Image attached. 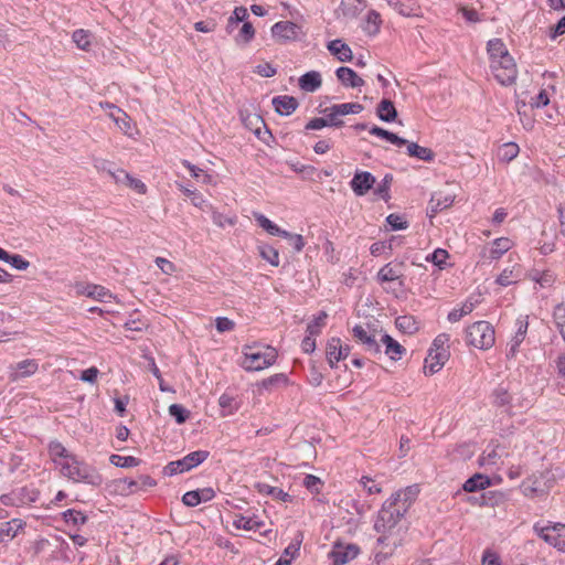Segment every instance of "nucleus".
<instances>
[{"label": "nucleus", "instance_id": "423d86ee", "mask_svg": "<svg viewBox=\"0 0 565 565\" xmlns=\"http://www.w3.org/2000/svg\"><path fill=\"white\" fill-rule=\"evenodd\" d=\"M210 452L206 450H196L188 454L182 459L171 461L163 468V473L166 476H174L177 473H182L189 471L203 461H205L209 457Z\"/></svg>", "mask_w": 565, "mask_h": 565}, {"label": "nucleus", "instance_id": "f704fd0d", "mask_svg": "<svg viewBox=\"0 0 565 565\" xmlns=\"http://www.w3.org/2000/svg\"><path fill=\"white\" fill-rule=\"evenodd\" d=\"M417 493L418 490L415 487H407L406 489L397 491L394 494H392L391 499L398 504L405 503L408 510L412 503L415 501Z\"/></svg>", "mask_w": 565, "mask_h": 565}, {"label": "nucleus", "instance_id": "4d7b16f0", "mask_svg": "<svg viewBox=\"0 0 565 565\" xmlns=\"http://www.w3.org/2000/svg\"><path fill=\"white\" fill-rule=\"evenodd\" d=\"M169 414L174 417L178 424H183L190 416V412L180 404H172L169 406Z\"/></svg>", "mask_w": 565, "mask_h": 565}, {"label": "nucleus", "instance_id": "20e7f679", "mask_svg": "<svg viewBox=\"0 0 565 565\" xmlns=\"http://www.w3.org/2000/svg\"><path fill=\"white\" fill-rule=\"evenodd\" d=\"M534 533L545 543L561 553H565V523L547 521L536 522L533 525Z\"/></svg>", "mask_w": 565, "mask_h": 565}, {"label": "nucleus", "instance_id": "bb28decb", "mask_svg": "<svg viewBox=\"0 0 565 565\" xmlns=\"http://www.w3.org/2000/svg\"><path fill=\"white\" fill-rule=\"evenodd\" d=\"M377 117L385 122H393L397 118V110L390 99H382L376 107Z\"/></svg>", "mask_w": 565, "mask_h": 565}, {"label": "nucleus", "instance_id": "49530a36", "mask_svg": "<svg viewBox=\"0 0 565 565\" xmlns=\"http://www.w3.org/2000/svg\"><path fill=\"white\" fill-rule=\"evenodd\" d=\"M248 18V12L245 7H236L232 13V15L228 18L226 31L231 33L233 31V28L238 22H246L245 20Z\"/></svg>", "mask_w": 565, "mask_h": 565}, {"label": "nucleus", "instance_id": "a211bd4d", "mask_svg": "<svg viewBox=\"0 0 565 565\" xmlns=\"http://www.w3.org/2000/svg\"><path fill=\"white\" fill-rule=\"evenodd\" d=\"M449 358V351H434L429 349L428 356L425 359V371L428 370L429 374H435L441 370Z\"/></svg>", "mask_w": 565, "mask_h": 565}, {"label": "nucleus", "instance_id": "7ed1b4c3", "mask_svg": "<svg viewBox=\"0 0 565 565\" xmlns=\"http://www.w3.org/2000/svg\"><path fill=\"white\" fill-rule=\"evenodd\" d=\"M61 473L74 482H83L95 487L103 483V478L98 471L94 467L77 460L75 456L68 461L61 462Z\"/></svg>", "mask_w": 565, "mask_h": 565}, {"label": "nucleus", "instance_id": "f8f14e48", "mask_svg": "<svg viewBox=\"0 0 565 565\" xmlns=\"http://www.w3.org/2000/svg\"><path fill=\"white\" fill-rule=\"evenodd\" d=\"M77 295L86 296L96 301H107L108 299L115 298L113 292L100 285L95 284H76L75 286Z\"/></svg>", "mask_w": 565, "mask_h": 565}, {"label": "nucleus", "instance_id": "f03ea898", "mask_svg": "<svg viewBox=\"0 0 565 565\" xmlns=\"http://www.w3.org/2000/svg\"><path fill=\"white\" fill-rule=\"evenodd\" d=\"M242 366L246 371H260L273 365L277 360V351L270 345L253 344L243 349Z\"/></svg>", "mask_w": 565, "mask_h": 565}, {"label": "nucleus", "instance_id": "f3484780", "mask_svg": "<svg viewBox=\"0 0 565 565\" xmlns=\"http://www.w3.org/2000/svg\"><path fill=\"white\" fill-rule=\"evenodd\" d=\"M39 370V363L34 359H26L17 363L14 372L10 373L9 379L15 382L22 377H28L35 374Z\"/></svg>", "mask_w": 565, "mask_h": 565}, {"label": "nucleus", "instance_id": "79ce46f5", "mask_svg": "<svg viewBox=\"0 0 565 565\" xmlns=\"http://www.w3.org/2000/svg\"><path fill=\"white\" fill-rule=\"evenodd\" d=\"M109 461L111 465L119 468L137 467L141 462L139 458L134 456H120L115 454L109 457Z\"/></svg>", "mask_w": 565, "mask_h": 565}, {"label": "nucleus", "instance_id": "c85d7f7f", "mask_svg": "<svg viewBox=\"0 0 565 565\" xmlns=\"http://www.w3.org/2000/svg\"><path fill=\"white\" fill-rule=\"evenodd\" d=\"M405 146H407V154L409 157L417 158L425 162H431L435 159V152L430 148L422 147L416 142H409L408 140Z\"/></svg>", "mask_w": 565, "mask_h": 565}, {"label": "nucleus", "instance_id": "de8ad7c7", "mask_svg": "<svg viewBox=\"0 0 565 565\" xmlns=\"http://www.w3.org/2000/svg\"><path fill=\"white\" fill-rule=\"evenodd\" d=\"M259 255L271 266H279V253L275 247L270 245H262L259 246Z\"/></svg>", "mask_w": 565, "mask_h": 565}, {"label": "nucleus", "instance_id": "6e6d98bb", "mask_svg": "<svg viewBox=\"0 0 565 565\" xmlns=\"http://www.w3.org/2000/svg\"><path fill=\"white\" fill-rule=\"evenodd\" d=\"M291 170L296 173L302 174L303 179H313L317 169L313 166L301 164L299 162H288Z\"/></svg>", "mask_w": 565, "mask_h": 565}, {"label": "nucleus", "instance_id": "09e8293b", "mask_svg": "<svg viewBox=\"0 0 565 565\" xmlns=\"http://www.w3.org/2000/svg\"><path fill=\"white\" fill-rule=\"evenodd\" d=\"M328 315L326 311H320L319 315L308 323L306 332L310 335H319L321 333L322 328L326 324V319Z\"/></svg>", "mask_w": 565, "mask_h": 565}, {"label": "nucleus", "instance_id": "e433bc0d", "mask_svg": "<svg viewBox=\"0 0 565 565\" xmlns=\"http://www.w3.org/2000/svg\"><path fill=\"white\" fill-rule=\"evenodd\" d=\"M396 328L407 334H413L418 330L417 321L413 316L404 315L395 319Z\"/></svg>", "mask_w": 565, "mask_h": 565}, {"label": "nucleus", "instance_id": "c9c22d12", "mask_svg": "<svg viewBox=\"0 0 565 565\" xmlns=\"http://www.w3.org/2000/svg\"><path fill=\"white\" fill-rule=\"evenodd\" d=\"M370 134L371 135H374V136H377L380 138H383L387 141H390L391 143L393 145H396L398 147L401 146H404L407 143V140L397 136L396 134L394 132H391L382 127H379V126H373L371 129H370Z\"/></svg>", "mask_w": 565, "mask_h": 565}, {"label": "nucleus", "instance_id": "4be33fe9", "mask_svg": "<svg viewBox=\"0 0 565 565\" xmlns=\"http://www.w3.org/2000/svg\"><path fill=\"white\" fill-rule=\"evenodd\" d=\"M492 404L497 407L504 408L510 413L512 406V395L503 385H498L491 393Z\"/></svg>", "mask_w": 565, "mask_h": 565}, {"label": "nucleus", "instance_id": "13d9d810", "mask_svg": "<svg viewBox=\"0 0 565 565\" xmlns=\"http://www.w3.org/2000/svg\"><path fill=\"white\" fill-rule=\"evenodd\" d=\"M430 203H431V212L437 213L439 211H443V210L451 206L454 203V198L450 195H446L443 199H440V198H437L436 195H433Z\"/></svg>", "mask_w": 565, "mask_h": 565}, {"label": "nucleus", "instance_id": "393cba45", "mask_svg": "<svg viewBox=\"0 0 565 565\" xmlns=\"http://www.w3.org/2000/svg\"><path fill=\"white\" fill-rule=\"evenodd\" d=\"M322 84L321 75L317 71L305 73L299 78V87L309 93L316 92Z\"/></svg>", "mask_w": 565, "mask_h": 565}, {"label": "nucleus", "instance_id": "052dcab7", "mask_svg": "<svg viewBox=\"0 0 565 565\" xmlns=\"http://www.w3.org/2000/svg\"><path fill=\"white\" fill-rule=\"evenodd\" d=\"M179 189L182 191V193L186 196H189L192 201V204L194 206H198L200 209H204V206L206 205L205 203V200L203 199V196L196 192L195 190H190L189 188H185L183 186L182 184H179Z\"/></svg>", "mask_w": 565, "mask_h": 565}, {"label": "nucleus", "instance_id": "b1692460", "mask_svg": "<svg viewBox=\"0 0 565 565\" xmlns=\"http://www.w3.org/2000/svg\"><path fill=\"white\" fill-rule=\"evenodd\" d=\"M254 488L257 490L258 493L270 495L271 498L280 500L282 502L292 501V497L280 488L273 487L264 482H256L254 484Z\"/></svg>", "mask_w": 565, "mask_h": 565}, {"label": "nucleus", "instance_id": "9d476101", "mask_svg": "<svg viewBox=\"0 0 565 565\" xmlns=\"http://www.w3.org/2000/svg\"><path fill=\"white\" fill-rule=\"evenodd\" d=\"M360 553V547L355 544L335 543L329 553L332 565H344L354 559Z\"/></svg>", "mask_w": 565, "mask_h": 565}, {"label": "nucleus", "instance_id": "f257e3e1", "mask_svg": "<svg viewBox=\"0 0 565 565\" xmlns=\"http://www.w3.org/2000/svg\"><path fill=\"white\" fill-rule=\"evenodd\" d=\"M406 512L407 505L405 503L398 504L391 498L383 503L374 522V530L377 533H381V536L377 539L379 545L386 544L390 535L393 534L394 529L404 518Z\"/></svg>", "mask_w": 565, "mask_h": 565}, {"label": "nucleus", "instance_id": "39448f33", "mask_svg": "<svg viewBox=\"0 0 565 565\" xmlns=\"http://www.w3.org/2000/svg\"><path fill=\"white\" fill-rule=\"evenodd\" d=\"M467 344L480 350L492 348L495 342L493 327L488 321H477L466 329Z\"/></svg>", "mask_w": 565, "mask_h": 565}, {"label": "nucleus", "instance_id": "774afa93", "mask_svg": "<svg viewBox=\"0 0 565 565\" xmlns=\"http://www.w3.org/2000/svg\"><path fill=\"white\" fill-rule=\"evenodd\" d=\"M19 494L21 495L20 501L22 503H30L35 502L40 493L36 489L23 487L19 490Z\"/></svg>", "mask_w": 565, "mask_h": 565}, {"label": "nucleus", "instance_id": "aec40b11", "mask_svg": "<svg viewBox=\"0 0 565 565\" xmlns=\"http://www.w3.org/2000/svg\"><path fill=\"white\" fill-rule=\"evenodd\" d=\"M516 326H518V330L510 342V350L508 353V356H511V358H513L516 354L519 347L525 339L527 328H529L527 317H520L516 320Z\"/></svg>", "mask_w": 565, "mask_h": 565}, {"label": "nucleus", "instance_id": "1a4fd4ad", "mask_svg": "<svg viewBox=\"0 0 565 565\" xmlns=\"http://www.w3.org/2000/svg\"><path fill=\"white\" fill-rule=\"evenodd\" d=\"M353 338L363 345L364 350L373 355L381 353V345L376 340V330L369 326L356 324L352 329Z\"/></svg>", "mask_w": 565, "mask_h": 565}, {"label": "nucleus", "instance_id": "bf43d9fd", "mask_svg": "<svg viewBox=\"0 0 565 565\" xmlns=\"http://www.w3.org/2000/svg\"><path fill=\"white\" fill-rule=\"evenodd\" d=\"M324 114V119L327 121L328 127H342L344 125V121L340 119V115L335 114V110L332 109V106L327 107L322 110Z\"/></svg>", "mask_w": 565, "mask_h": 565}, {"label": "nucleus", "instance_id": "4c0bfd02", "mask_svg": "<svg viewBox=\"0 0 565 565\" xmlns=\"http://www.w3.org/2000/svg\"><path fill=\"white\" fill-rule=\"evenodd\" d=\"M381 24L382 19L380 13L375 10H370L365 18L364 31L370 35H374L379 33Z\"/></svg>", "mask_w": 565, "mask_h": 565}, {"label": "nucleus", "instance_id": "3c124183", "mask_svg": "<svg viewBox=\"0 0 565 565\" xmlns=\"http://www.w3.org/2000/svg\"><path fill=\"white\" fill-rule=\"evenodd\" d=\"M280 237L287 239L289 244L292 246L295 252L299 253L303 249L306 242L302 235L300 234H294L286 230H282Z\"/></svg>", "mask_w": 565, "mask_h": 565}, {"label": "nucleus", "instance_id": "cd10ccee", "mask_svg": "<svg viewBox=\"0 0 565 565\" xmlns=\"http://www.w3.org/2000/svg\"><path fill=\"white\" fill-rule=\"evenodd\" d=\"M49 454L57 466L61 467V462L68 461L74 457L60 441L54 440L49 445Z\"/></svg>", "mask_w": 565, "mask_h": 565}, {"label": "nucleus", "instance_id": "0e129e2a", "mask_svg": "<svg viewBox=\"0 0 565 565\" xmlns=\"http://www.w3.org/2000/svg\"><path fill=\"white\" fill-rule=\"evenodd\" d=\"M553 321L558 329L565 327V303H558L553 309Z\"/></svg>", "mask_w": 565, "mask_h": 565}, {"label": "nucleus", "instance_id": "2eb2a0df", "mask_svg": "<svg viewBox=\"0 0 565 565\" xmlns=\"http://www.w3.org/2000/svg\"><path fill=\"white\" fill-rule=\"evenodd\" d=\"M523 268L520 264L504 268L497 277L495 282L501 287H509L522 280Z\"/></svg>", "mask_w": 565, "mask_h": 565}, {"label": "nucleus", "instance_id": "5fc2aeb1", "mask_svg": "<svg viewBox=\"0 0 565 565\" xmlns=\"http://www.w3.org/2000/svg\"><path fill=\"white\" fill-rule=\"evenodd\" d=\"M72 39L81 50L86 51L90 46L89 33L83 29L75 30Z\"/></svg>", "mask_w": 565, "mask_h": 565}, {"label": "nucleus", "instance_id": "72a5a7b5", "mask_svg": "<svg viewBox=\"0 0 565 565\" xmlns=\"http://www.w3.org/2000/svg\"><path fill=\"white\" fill-rule=\"evenodd\" d=\"M487 51L490 56L491 63L493 60L502 58L508 55V49L501 39H492L487 44Z\"/></svg>", "mask_w": 565, "mask_h": 565}, {"label": "nucleus", "instance_id": "ddd939ff", "mask_svg": "<svg viewBox=\"0 0 565 565\" xmlns=\"http://www.w3.org/2000/svg\"><path fill=\"white\" fill-rule=\"evenodd\" d=\"M512 247V242L508 237H499L495 238L490 248H483L481 252V258L484 260H489L490 263L493 260H498L510 250Z\"/></svg>", "mask_w": 565, "mask_h": 565}, {"label": "nucleus", "instance_id": "603ef678", "mask_svg": "<svg viewBox=\"0 0 565 565\" xmlns=\"http://www.w3.org/2000/svg\"><path fill=\"white\" fill-rule=\"evenodd\" d=\"M255 36V29L250 22H244L238 34L235 38L237 43H249Z\"/></svg>", "mask_w": 565, "mask_h": 565}, {"label": "nucleus", "instance_id": "473e14b6", "mask_svg": "<svg viewBox=\"0 0 565 565\" xmlns=\"http://www.w3.org/2000/svg\"><path fill=\"white\" fill-rule=\"evenodd\" d=\"M218 405L221 407V414L224 417L235 414L239 408V402L226 393L220 396Z\"/></svg>", "mask_w": 565, "mask_h": 565}, {"label": "nucleus", "instance_id": "2f4dec72", "mask_svg": "<svg viewBox=\"0 0 565 565\" xmlns=\"http://www.w3.org/2000/svg\"><path fill=\"white\" fill-rule=\"evenodd\" d=\"M529 277L531 280L539 284L542 288L551 287L556 280L554 273L548 269L543 271L533 269L530 271Z\"/></svg>", "mask_w": 565, "mask_h": 565}, {"label": "nucleus", "instance_id": "37998d69", "mask_svg": "<svg viewBox=\"0 0 565 565\" xmlns=\"http://www.w3.org/2000/svg\"><path fill=\"white\" fill-rule=\"evenodd\" d=\"M62 516L67 524H72L74 526H79L87 522V516L83 514V512L74 509H68L64 511L62 513Z\"/></svg>", "mask_w": 565, "mask_h": 565}, {"label": "nucleus", "instance_id": "8fccbe9b", "mask_svg": "<svg viewBox=\"0 0 565 565\" xmlns=\"http://www.w3.org/2000/svg\"><path fill=\"white\" fill-rule=\"evenodd\" d=\"M363 105L360 103H343V104H334L332 105V109L335 110V114L340 116H345L349 114H360L363 110Z\"/></svg>", "mask_w": 565, "mask_h": 565}, {"label": "nucleus", "instance_id": "c756f323", "mask_svg": "<svg viewBox=\"0 0 565 565\" xmlns=\"http://www.w3.org/2000/svg\"><path fill=\"white\" fill-rule=\"evenodd\" d=\"M491 482L488 476L476 473L465 481L462 489L466 492H476L488 488Z\"/></svg>", "mask_w": 565, "mask_h": 565}, {"label": "nucleus", "instance_id": "c03bdc74", "mask_svg": "<svg viewBox=\"0 0 565 565\" xmlns=\"http://www.w3.org/2000/svg\"><path fill=\"white\" fill-rule=\"evenodd\" d=\"M182 164L190 171L191 175L195 178L198 181H201L204 184L212 183V175L206 173L204 170L198 168L188 160H183Z\"/></svg>", "mask_w": 565, "mask_h": 565}, {"label": "nucleus", "instance_id": "4468645a", "mask_svg": "<svg viewBox=\"0 0 565 565\" xmlns=\"http://www.w3.org/2000/svg\"><path fill=\"white\" fill-rule=\"evenodd\" d=\"M375 178L367 171H358L350 181L351 189L358 196H362L373 188Z\"/></svg>", "mask_w": 565, "mask_h": 565}, {"label": "nucleus", "instance_id": "a878e982", "mask_svg": "<svg viewBox=\"0 0 565 565\" xmlns=\"http://www.w3.org/2000/svg\"><path fill=\"white\" fill-rule=\"evenodd\" d=\"M328 50L335 55L340 62H350L353 58L352 50L340 39L329 42Z\"/></svg>", "mask_w": 565, "mask_h": 565}, {"label": "nucleus", "instance_id": "69168bd1", "mask_svg": "<svg viewBox=\"0 0 565 565\" xmlns=\"http://www.w3.org/2000/svg\"><path fill=\"white\" fill-rule=\"evenodd\" d=\"M386 222L393 231L405 230L408 227V222L403 216L392 213L386 217Z\"/></svg>", "mask_w": 565, "mask_h": 565}, {"label": "nucleus", "instance_id": "ea45409f", "mask_svg": "<svg viewBox=\"0 0 565 565\" xmlns=\"http://www.w3.org/2000/svg\"><path fill=\"white\" fill-rule=\"evenodd\" d=\"M519 146L515 142H507L499 148L498 158L502 162H510L519 154Z\"/></svg>", "mask_w": 565, "mask_h": 565}, {"label": "nucleus", "instance_id": "0eeeda50", "mask_svg": "<svg viewBox=\"0 0 565 565\" xmlns=\"http://www.w3.org/2000/svg\"><path fill=\"white\" fill-rule=\"evenodd\" d=\"M495 79L502 85H511L518 76L516 65L513 57L508 54L499 60H493L490 64Z\"/></svg>", "mask_w": 565, "mask_h": 565}, {"label": "nucleus", "instance_id": "a19ab883", "mask_svg": "<svg viewBox=\"0 0 565 565\" xmlns=\"http://www.w3.org/2000/svg\"><path fill=\"white\" fill-rule=\"evenodd\" d=\"M254 217L257 222V224L265 230L268 234L280 236L282 228H280L278 225H276L274 222H271L268 217H266L262 213H254Z\"/></svg>", "mask_w": 565, "mask_h": 565}, {"label": "nucleus", "instance_id": "5701e85b", "mask_svg": "<svg viewBox=\"0 0 565 565\" xmlns=\"http://www.w3.org/2000/svg\"><path fill=\"white\" fill-rule=\"evenodd\" d=\"M381 342L385 345V354L393 361L401 360L406 353V349L388 334H383Z\"/></svg>", "mask_w": 565, "mask_h": 565}, {"label": "nucleus", "instance_id": "680f3d73", "mask_svg": "<svg viewBox=\"0 0 565 565\" xmlns=\"http://www.w3.org/2000/svg\"><path fill=\"white\" fill-rule=\"evenodd\" d=\"M392 180H393V177L391 174H386L383 178V180L381 181V183L377 185V188L375 189V194H377L380 198H382L385 201H388L391 198L390 186H391Z\"/></svg>", "mask_w": 565, "mask_h": 565}, {"label": "nucleus", "instance_id": "e2e57ef3", "mask_svg": "<svg viewBox=\"0 0 565 565\" xmlns=\"http://www.w3.org/2000/svg\"><path fill=\"white\" fill-rule=\"evenodd\" d=\"M448 257H449V254L446 249L437 248L436 250H434V253H431L430 255H428L426 257V260L431 262L436 266L441 267L446 263V259Z\"/></svg>", "mask_w": 565, "mask_h": 565}, {"label": "nucleus", "instance_id": "412c9836", "mask_svg": "<svg viewBox=\"0 0 565 565\" xmlns=\"http://www.w3.org/2000/svg\"><path fill=\"white\" fill-rule=\"evenodd\" d=\"M327 359L331 367L347 359V353L342 351V342L340 338H331L327 343Z\"/></svg>", "mask_w": 565, "mask_h": 565}, {"label": "nucleus", "instance_id": "a18cd8bd", "mask_svg": "<svg viewBox=\"0 0 565 565\" xmlns=\"http://www.w3.org/2000/svg\"><path fill=\"white\" fill-rule=\"evenodd\" d=\"M234 525L237 529H244L247 531H256L259 530L264 523L262 521H257L254 518H248L244 515H239L235 521Z\"/></svg>", "mask_w": 565, "mask_h": 565}, {"label": "nucleus", "instance_id": "864d4df0", "mask_svg": "<svg viewBox=\"0 0 565 565\" xmlns=\"http://www.w3.org/2000/svg\"><path fill=\"white\" fill-rule=\"evenodd\" d=\"M117 113V117L115 118V124L117 127L126 135H130L131 126L129 116L118 107H114Z\"/></svg>", "mask_w": 565, "mask_h": 565}, {"label": "nucleus", "instance_id": "9b49d317", "mask_svg": "<svg viewBox=\"0 0 565 565\" xmlns=\"http://www.w3.org/2000/svg\"><path fill=\"white\" fill-rule=\"evenodd\" d=\"M403 263L391 262L385 264L376 274V280L383 285L385 282L398 281L401 287L404 286Z\"/></svg>", "mask_w": 565, "mask_h": 565}, {"label": "nucleus", "instance_id": "7c9ffc66", "mask_svg": "<svg viewBox=\"0 0 565 565\" xmlns=\"http://www.w3.org/2000/svg\"><path fill=\"white\" fill-rule=\"evenodd\" d=\"M386 2L403 17H415L419 9V7L412 0H386Z\"/></svg>", "mask_w": 565, "mask_h": 565}, {"label": "nucleus", "instance_id": "dca6fc26", "mask_svg": "<svg viewBox=\"0 0 565 565\" xmlns=\"http://www.w3.org/2000/svg\"><path fill=\"white\" fill-rule=\"evenodd\" d=\"M271 104L280 116L291 115L299 106L297 98L288 95L274 97Z\"/></svg>", "mask_w": 565, "mask_h": 565}, {"label": "nucleus", "instance_id": "338daca9", "mask_svg": "<svg viewBox=\"0 0 565 565\" xmlns=\"http://www.w3.org/2000/svg\"><path fill=\"white\" fill-rule=\"evenodd\" d=\"M321 484L322 481L320 480V478L313 475H307L303 479V486L306 487V489L315 494H318L320 492Z\"/></svg>", "mask_w": 565, "mask_h": 565}, {"label": "nucleus", "instance_id": "58836bf2", "mask_svg": "<svg viewBox=\"0 0 565 565\" xmlns=\"http://www.w3.org/2000/svg\"><path fill=\"white\" fill-rule=\"evenodd\" d=\"M288 384V376L284 373L274 374L267 379H264L258 385L267 391L273 388L286 386Z\"/></svg>", "mask_w": 565, "mask_h": 565}, {"label": "nucleus", "instance_id": "6e6552de", "mask_svg": "<svg viewBox=\"0 0 565 565\" xmlns=\"http://www.w3.org/2000/svg\"><path fill=\"white\" fill-rule=\"evenodd\" d=\"M271 35L279 43L300 41L306 33L301 25L291 21H279L271 26Z\"/></svg>", "mask_w": 565, "mask_h": 565}, {"label": "nucleus", "instance_id": "6ab92c4d", "mask_svg": "<svg viewBox=\"0 0 565 565\" xmlns=\"http://www.w3.org/2000/svg\"><path fill=\"white\" fill-rule=\"evenodd\" d=\"M335 75L344 87L356 88L364 85V81L350 67H339Z\"/></svg>", "mask_w": 565, "mask_h": 565}]
</instances>
